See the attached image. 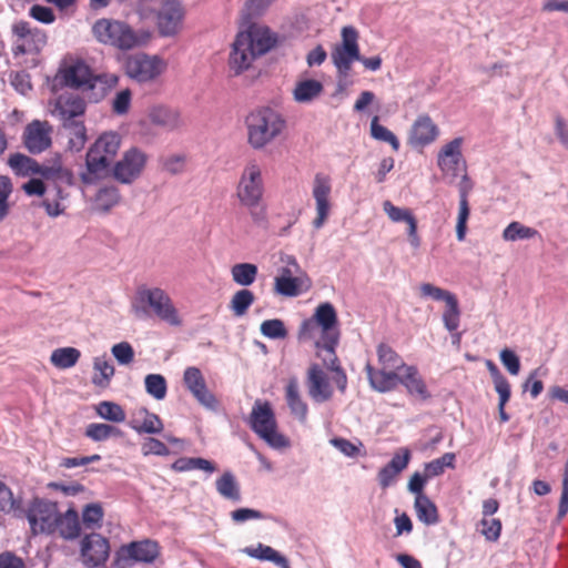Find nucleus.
<instances>
[{
    "label": "nucleus",
    "instance_id": "obj_1",
    "mask_svg": "<svg viewBox=\"0 0 568 568\" xmlns=\"http://www.w3.org/2000/svg\"><path fill=\"white\" fill-rule=\"evenodd\" d=\"M275 44L271 31L262 26L251 24L246 31L239 32L230 54V68L235 74L248 69L252 62L265 54Z\"/></svg>",
    "mask_w": 568,
    "mask_h": 568
},
{
    "label": "nucleus",
    "instance_id": "obj_2",
    "mask_svg": "<svg viewBox=\"0 0 568 568\" xmlns=\"http://www.w3.org/2000/svg\"><path fill=\"white\" fill-rule=\"evenodd\" d=\"M134 315L144 318L153 314L170 326H182L183 320L170 295L160 287H140L131 303Z\"/></svg>",
    "mask_w": 568,
    "mask_h": 568
},
{
    "label": "nucleus",
    "instance_id": "obj_3",
    "mask_svg": "<svg viewBox=\"0 0 568 568\" xmlns=\"http://www.w3.org/2000/svg\"><path fill=\"white\" fill-rule=\"evenodd\" d=\"M92 33L98 42L121 51L144 45L151 39L150 31L134 30L125 21L111 18L98 19L92 26Z\"/></svg>",
    "mask_w": 568,
    "mask_h": 568
},
{
    "label": "nucleus",
    "instance_id": "obj_4",
    "mask_svg": "<svg viewBox=\"0 0 568 568\" xmlns=\"http://www.w3.org/2000/svg\"><path fill=\"white\" fill-rule=\"evenodd\" d=\"M136 12L141 20H156L160 36L174 37L181 29L184 8L178 0H140Z\"/></svg>",
    "mask_w": 568,
    "mask_h": 568
},
{
    "label": "nucleus",
    "instance_id": "obj_5",
    "mask_svg": "<svg viewBox=\"0 0 568 568\" xmlns=\"http://www.w3.org/2000/svg\"><path fill=\"white\" fill-rule=\"evenodd\" d=\"M378 367L367 363L365 371L369 385L379 393H387L398 386V375L407 367L403 358L389 345L381 343L376 349Z\"/></svg>",
    "mask_w": 568,
    "mask_h": 568
},
{
    "label": "nucleus",
    "instance_id": "obj_6",
    "mask_svg": "<svg viewBox=\"0 0 568 568\" xmlns=\"http://www.w3.org/2000/svg\"><path fill=\"white\" fill-rule=\"evenodd\" d=\"M247 141L254 150H261L282 134L286 126L283 115L276 110L264 106L246 116Z\"/></svg>",
    "mask_w": 568,
    "mask_h": 568
},
{
    "label": "nucleus",
    "instance_id": "obj_7",
    "mask_svg": "<svg viewBox=\"0 0 568 568\" xmlns=\"http://www.w3.org/2000/svg\"><path fill=\"white\" fill-rule=\"evenodd\" d=\"M264 182L262 170L255 162H250L243 170L236 189V196L241 204L250 210L255 224L262 225L266 221L265 209L262 205Z\"/></svg>",
    "mask_w": 568,
    "mask_h": 568
},
{
    "label": "nucleus",
    "instance_id": "obj_8",
    "mask_svg": "<svg viewBox=\"0 0 568 568\" xmlns=\"http://www.w3.org/2000/svg\"><path fill=\"white\" fill-rule=\"evenodd\" d=\"M250 426L273 449H283L291 445L290 439L277 430L276 418L268 402L255 400Z\"/></svg>",
    "mask_w": 568,
    "mask_h": 568
},
{
    "label": "nucleus",
    "instance_id": "obj_9",
    "mask_svg": "<svg viewBox=\"0 0 568 568\" xmlns=\"http://www.w3.org/2000/svg\"><path fill=\"white\" fill-rule=\"evenodd\" d=\"M336 336H339L337 314L334 306L328 302L320 304L313 316L303 321L298 332L300 341L316 339L320 337H329L332 341Z\"/></svg>",
    "mask_w": 568,
    "mask_h": 568
},
{
    "label": "nucleus",
    "instance_id": "obj_10",
    "mask_svg": "<svg viewBox=\"0 0 568 568\" xmlns=\"http://www.w3.org/2000/svg\"><path fill=\"white\" fill-rule=\"evenodd\" d=\"M63 80L68 87L83 91L93 90L99 84L101 85L99 97H102L105 89H110L118 83L119 78L115 74L93 75L83 61H75L64 70Z\"/></svg>",
    "mask_w": 568,
    "mask_h": 568
},
{
    "label": "nucleus",
    "instance_id": "obj_11",
    "mask_svg": "<svg viewBox=\"0 0 568 568\" xmlns=\"http://www.w3.org/2000/svg\"><path fill=\"white\" fill-rule=\"evenodd\" d=\"M358 33L355 28L347 26L342 29V44L336 45L331 53L338 77L347 78L354 61L361 59L357 43Z\"/></svg>",
    "mask_w": 568,
    "mask_h": 568
},
{
    "label": "nucleus",
    "instance_id": "obj_12",
    "mask_svg": "<svg viewBox=\"0 0 568 568\" xmlns=\"http://www.w3.org/2000/svg\"><path fill=\"white\" fill-rule=\"evenodd\" d=\"M58 507L55 503L36 499L27 511V519L33 535H50L57 529Z\"/></svg>",
    "mask_w": 568,
    "mask_h": 568
},
{
    "label": "nucleus",
    "instance_id": "obj_13",
    "mask_svg": "<svg viewBox=\"0 0 568 568\" xmlns=\"http://www.w3.org/2000/svg\"><path fill=\"white\" fill-rule=\"evenodd\" d=\"M165 68L164 62L156 55L138 53L128 58L126 74L138 82H148L159 77Z\"/></svg>",
    "mask_w": 568,
    "mask_h": 568
},
{
    "label": "nucleus",
    "instance_id": "obj_14",
    "mask_svg": "<svg viewBox=\"0 0 568 568\" xmlns=\"http://www.w3.org/2000/svg\"><path fill=\"white\" fill-rule=\"evenodd\" d=\"M110 556V542L100 534L85 535L80 542V559L88 568L103 566Z\"/></svg>",
    "mask_w": 568,
    "mask_h": 568
},
{
    "label": "nucleus",
    "instance_id": "obj_15",
    "mask_svg": "<svg viewBox=\"0 0 568 568\" xmlns=\"http://www.w3.org/2000/svg\"><path fill=\"white\" fill-rule=\"evenodd\" d=\"M183 384L201 406L212 412L219 408V400L207 388L206 381L199 367L189 366L184 369Z\"/></svg>",
    "mask_w": 568,
    "mask_h": 568
},
{
    "label": "nucleus",
    "instance_id": "obj_16",
    "mask_svg": "<svg viewBox=\"0 0 568 568\" xmlns=\"http://www.w3.org/2000/svg\"><path fill=\"white\" fill-rule=\"evenodd\" d=\"M145 164V153L139 149L132 148L114 164L112 175L122 184H131L141 176Z\"/></svg>",
    "mask_w": 568,
    "mask_h": 568
},
{
    "label": "nucleus",
    "instance_id": "obj_17",
    "mask_svg": "<svg viewBox=\"0 0 568 568\" xmlns=\"http://www.w3.org/2000/svg\"><path fill=\"white\" fill-rule=\"evenodd\" d=\"M52 125L48 121L33 120L23 131V144L31 154H40L52 144Z\"/></svg>",
    "mask_w": 568,
    "mask_h": 568
},
{
    "label": "nucleus",
    "instance_id": "obj_18",
    "mask_svg": "<svg viewBox=\"0 0 568 568\" xmlns=\"http://www.w3.org/2000/svg\"><path fill=\"white\" fill-rule=\"evenodd\" d=\"M462 145L463 138H455L439 150L437 165L444 175L456 178L466 169Z\"/></svg>",
    "mask_w": 568,
    "mask_h": 568
},
{
    "label": "nucleus",
    "instance_id": "obj_19",
    "mask_svg": "<svg viewBox=\"0 0 568 568\" xmlns=\"http://www.w3.org/2000/svg\"><path fill=\"white\" fill-rule=\"evenodd\" d=\"M332 191V183L329 176L317 173L313 182V197L316 205V217L313 221L315 229H321L329 214V194Z\"/></svg>",
    "mask_w": 568,
    "mask_h": 568
},
{
    "label": "nucleus",
    "instance_id": "obj_20",
    "mask_svg": "<svg viewBox=\"0 0 568 568\" xmlns=\"http://www.w3.org/2000/svg\"><path fill=\"white\" fill-rule=\"evenodd\" d=\"M159 556V545L150 539L132 541L123 545L116 551V558L121 561L153 562Z\"/></svg>",
    "mask_w": 568,
    "mask_h": 568
},
{
    "label": "nucleus",
    "instance_id": "obj_21",
    "mask_svg": "<svg viewBox=\"0 0 568 568\" xmlns=\"http://www.w3.org/2000/svg\"><path fill=\"white\" fill-rule=\"evenodd\" d=\"M12 30L18 37L16 53L37 52L45 44V34L40 30H32L29 22L19 21L13 24Z\"/></svg>",
    "mask_w": 568,
    "mask_h": 568
},
{
    "label": "nucleus",
    "instance_id": "obj_22",
    "mask_svg": "<svg viewBox=\"0 0 568 568\" xmlns=\"http://www.w3.org/2000/svg\"><path fill=\"white\" fill-rule=\"evenodd\" d=\"M439 135V129L427 114L418 115L414 121L408 135V143L414 149H424L432 144Z\"/></svg>",
    "mask_w": 568,
    "mask_h": 568
},
{
    "label": "nucleus",
    "instance_id": "obj_23",
    "mask_svg": "<svg viewBox=\"0 0 568 568\" xmlns=\"http://www.w3.org/2000/svg\"><path fill=\"white\" fill-rule=\"evenodd\" d=\"M306 386L308 396L318 404L329 400L334 393L327 375L316 364L308 368Z\"/></svg>",
    "mask_w": 568,
    "mask_h": 568
},
{
    "label": "nucleus",
    "instance_id": "obj_24",
    "mask_svg": "<svg viewBox=\"0 0 568 568\" xmlns=\"http://www.w3.org/2000/svg\"><path fill=\"white\" fill-rule=\"evenodd\" d=\"M52 113L59 118L62 124L81 120L85 113V102L79 95H60Z\"/></svg>",
    "mask_w": 568,
    "mask_h": 568
},
{
    "label": "nucleus",
    "instance_id": "obj_25",
    "mask_svg": "<svg viewBox=\"0 0 568 568\" xmlns=\"http://www.w3.org/2000/svg\"><path fill=\"white\" fill-rule=\"evenodd\" d=\"M410 460V450L408 448H400L394 454L390 462L385 465L377 475V480L383 489L392 486L398 475L408 466Z\"/></svg>",
    "mask_w": 568,
    "mask_h": 568
},
{
    "label": "nucleus",
    "instance_id": "obj_26",
    "mask_svg": "<svg viewBox=\"0 0 568 568\" xmlns=\"http://www.w3.org/2000/svg\"><path fill=\"white\" fill-rule=\"evenodd\" d=\"M399 384L406 388L410 396L419 400L430 398V393L428 392L423 377L418 373V369L413 365L405 367V369L398 375V385Z\"/></svg>",
    "mask_w": 568,
    "mask_h": 568
},
{
    "label": "nucleus",
    "instance_id": "obj_27",
    "mask_svg": "<svg viewBox=\"0 0 568 568\" xmlns=\"http://www.w3.org/2000/svg\"><path fill=\"white\" fill-rule=\"evenodd\" d=\"M149 119L152 124L161 126L166 131H174L183 125V120L176 109L165 105H155L149 111Z\"/></svg>",
    "mask_w": 568,
    "mask_h": 568
},
{
    "label": "nucleus",
    "instance_id": "obj_28",
    "mask_svg": "<svg viewBox=\"0 0 568 568\" xmlns=\"http://www.w3.org/2000/svg\"><path fill=\"white\" fill-rule=\"evenodd\" d=\"M129 426L139 434H160L163 430L161 418L146 408H140L134 413Z\"/></svg>",
    "mask_w": 568,
    "mask_h": 568
},
{
    "label": "nucleus",
    "instance_id": "obj_29",
    "mask_svg": "<svg viewBox=\"0 0 568 568\" xmlns=\"http://www.w3.org/2000/svg\"><path fill=\"white\" fill-rule=\"evenodd\" d=\"M285 399L291 413L301 423H305L307 419L308 407L300 394V386L296 377L288 379L285 387Z\"/></svg>",
    "mask_w": 568,
    "mask_h": 568
},
{
    "label": "nucleus",
    "instance_id": "obj_30",
    "mask_svg": "<svg viewBox=\"0 0 568 568\" xmlns=\"http://www.w3.org/2000/svg\"><path fill=\"white\" fill-rule=\"evenodd\" d=\"M112 161L100 152L89 149L85 158L87 171L81 174V180L85 184L93 183L94 176L104 172Z\"/></svg>",
    "mask_w": 568,
    "mask_h": 568
},
{
    "label": "nucleus",
    "instance_id": "obj_31",
    "mask_svg": "<svg viewBox=\"0 0 568 568\" xmlns=\"http://www.w3.org/2000/svg\"><path fill=\"white\" fill-rule=\"evenodd\" d=\"M59 535L68 540H72L80 535L79 515L73 509H68L64 514L58 511L57 529Z\"/></svg>",
    "mask_w": 568,
    "mask_h": 568
},
{
    "label": "nucleus",
    "instance_id": "obj_32",
    "mask_svg": "<svg viewBox=\"0 0 568 568\" xmlns=\"http://www.w3.org/2000/svg\"><path fill=\"white\" fill-rule=\"evenodd\" d=\"M317 349V356L323 361L325 367L329 371L339 367L338 358L335 353V348L338 345L339 336H336L332 341L329 337H320L313 339Z\"/></svg>",
    "mask_w": 568,
    "mask_h": 568
},
{
    "label": "nucleus",
    "instance_id": "obj_33",
    "mask_svg": "<svg viewBox=\"0 0 568 568\" xmlns=\"http://www.w3.org/2000/svg\"><path fill=\"white\" fill-rule=\"evenodd\" d=\"M216 491L224 499L239 503L242 499L241 487L234 474L226 470L215 481Z\"/></svg>",
    "mask_w": 568,
    "mask_h": 568
},
{
    "label": "nucleus",
    "instance_id": "obj_34",
    "mask_svg": "<svg viewBox=\"0 0 568 568\" xmlns=\"http://www.w3.org/2000/svg\"><path fill=\"white\" fill-rule=\"evenodd\" d=\"M308 288L310 280L307 277H275L274 280V290L282 296L295 297Z\"/></svg>",
    "mask_w": 568,
    "mask_h": 568
},
{
    "label": "nucleus",
    "instance_id": "obj_35",
    "mask_svg": "<svg viewBox=\"0 0 568 568\" xmlns=\"http://www.w3.org/2000/svg\"><path fill=\"white\" fill-rule=\"evenodd\" d=\"M242 551L252 558L274 562L281 568H288L287 559L271 546H266L260 542L255 547H245L242 549Z\"/></svg>",
    "mask_w": 568,
    "mask_h": 568
},
{
    "label": "nucleus",
    "instance_id": "obj_36",
    "mask_svg": "<svg viewBox=\"0 0 568 568\" xmlns=\"http://www.w3.org/2000/svg\"><path fill=\"white\" fill-rule=\"evenodd\" d=\"M37 174L54 183H62L67 185H71L73 183L72 172L64 168L60 160L54 161L50 165L39 164Z\"/></svg>",
    "mask_w": 568,
    "mask_h": 568
},
{
    "label": "nucleus",
    "instance_id": "obj_37",
    "mask_svg": "<svg viewBox=\"0 0 568 568\" xmlns=\"http://www.w3.org/2000/svg\"><path fill=\"white\" fill-rule=\"evenodd\" d=\"M93 371L92 384L102 388L110 385L115 372L111 359L105 354L93 358Z\"/></svg>",
    "mask_w": 568,
    "mask_h": 568
},
{
    "label": "nucleus",
    "instance_id": "obj_38",
    "mask_svg": "<svg viewBox=\"0 0 568 568\" xmlns=\"http://www.w3.org/2000/svg\"><path fill=\"white\" fill-rule=\"evenodd\" d=\"M323 89V84L317 80H302L296 83L293 97L298 103H310L321 95Z\"/></svg>",
    "mask_w": 568,
    "mask_h": 568
},
{
    "label": "nucleus",
    "instance_id": "obj_39",
    "mask_svg": "<svg viewBox=\"0 0 568 568\" xmlns=\"http://www.w3.org/2000/svg\"><path fill=\"white\" fill-rule=\"evenodd\" d=\"M414 508L419 521L427 526L438 523V513L436 505L427 496H416Z\"/></svg>",
    "mask_w": 568,
    "mask_h": 568
},
{
    "label": "nucleus",
    "instance_id": "obj_40",
    "mask_svg": "<svg viewBox=\"0 0 568 568\" xmlns=\"http://www.w3.org/2000/svg\"><path fill=\"white\" fill-rule=\"evenodd\" d=\"M121 199L120 191L114 185H108L99 189L94 197V207L100 212H109L119 204Z\"/></svg>",
    "mask_w": 568,
    "mask_h": 568
},
{
    "label": "nucleus",
    "instance_id": "obj_41",
    "mask_svg": "<svg viewBox=\"0 0 568 568\" xmlns=\"http://www.w3.org/2000/svg\"><path fill=\"white\" fill-rule=\"evenodd\" d=\"M62 126L68 132L70 150L75 152L82 150L87 142V129L83 119L67 122Z\"/></svg>",
    "mask_w": 568,
    "mask_h": 568
},
{
    "label": "nucleus",
    "instance_id": "obj_42",
    "mask_svg": "<svg viewBox=\"0 0 568 568\" xmlns=\"http://www.w3.org/2000/svg\"><path fill=\"white\" fill-rule=\"evenodd\" d=\"M8 164L17 175L21 176L36 175L39 170V163L22 153L11 154Z\"/></svg>",
    "mask_w": 568,
    "mask_h": 568
},
{
    "label": "nucleus",
    "instance_id": "obj_43",
    "mask_svg": "<svg viewBox=\"0 0 568 568\" xmlns=\"http://www.w3.org/2000/svg\"><path fill=\"white\" fill-rule=\"evenodd\" d=\"M80 356V351L74 347H60L51 353L50 362L59 369H68L78 363Z\"/></svg>",
    "mask_w": 568,
    "mask_h": 568
},
{
    "label": "nucleus",
    "instance_id": "obj_44",
    "mask_svg": "<svg viewBox=\"0 0 568 568\" xmlns=\"http://www.w3.org/2000/svg\"><path fill=\"white\" fill-rule=\"evenodd\" d=\"M257 273V266L252 263H237L231 267L233 282L243 287L252 285L256 281Z\"/></svg>",
    "mask_w": 568,
    "mask_h": 568
},
{
    "label": "nucleus",
    "instance_id": "obj_45",
    "mask_svg": "<svg viewBox=\"0 0 568 568\" xmlns=\"http://www.w3.org/2000/svg\"><path fill=\"white\" fill-rule=\"evenodd\" d=\"M121 139L114 132H108L102 134L91 146V149L100 152L111 161L116 155L120 149Z\"/></svg>",
    "mask_w": 568,
    "mask_h": 568
},
{
    "label": "nucleus",
    "instance_id": "obj_46",
    "mask_svg": "<svg viewBox=\"0 0 568 568\" xmlns=\"http://www.w3.org/2000/svg\"><path fill=\"white\" fill-rule=\"evenodd\" d=\"M254 301L255 296L253 292L247 288H242L232 296L230 308L235 316L241 317L246 314Z\"/></svg>",
    "mask_w": 568,
    "mask_h": 568
},
{
    "label": "nucleus",
    "instance_id": "obj_47",
    "mask_svg": "<svg viewBox=\"0 0 568 568\" xmlns=\"http://www.w3.org/2000/svg\"><path fill=\"white\" fill-rule=\"evenodd\" d=\"M538 235V231L519 222H511L503 231V239L507 242L529 240Z\"/></svg>",
    "mask_w": 568,
    "mask_h": 568
},
{
    "label": "nucleus",
    "instance_id": "obj_48",
    "mask_svg": "<svg viewBox=\"0 0 568 568\" xmlns=\"http://www.w3.org/2000/svg\"><path fill=\"white\" fill-rule=\"evenodd\" d=\"M161 169L172 175L181 174L186 168V155L183 153H171L159 159Z\"/></svg>",
    "mask_w": 568,
    "mask_h": 568
},
{
    "label": "nucleus",
    "instance_id": "obj_49",
    "mask_svg": "<svg viewBox=\"0 0 568 568\" xmlns=\"http://www.w3.org/2000/svg\"><path fill=\"white\" fill-rule=\"evenodd\" d=\"M144 386L146 393L156 400L165 398L168 393V384L164 376L161 374H149L144 378Z\"/></svg>",
    "mask_w": 568,
    "mask_h": 568
},
{
    "label": "nucleus",
    "instance_id": "obj_50",
    "mask_svg": "<svg viewBox=\"0 0 568 568\" xmlns=\"http://www.w3.org/2000/svg\"><path fill=\"white\" fill-rule=\"evenodd\" d=\"M445 311L443 313V322L445 328L453 333L458 329L460 323V310L458 300L456 296L450 297L446 303Z\"/></svg>",
    "mask_w": 568,
    "mask_h": 568
},
{
    "label": "nucleus",
    "instance_id": "obj_51",
    "mask_svg": "<svg viewBox=\"0 0 568 568\" xmlns=\"http://www.w3.org/2000/svg\"><path fill=\"white\" fill-rule=\"evenodd\" d=\"M120 429L102 423H92L85 429V435L94 442H103L112 436H119Z\"/></svg>",
    "mask_w": 568,
    "mask_h": 568
},
{
    "label": "nucleus",
    "instance_id": "obj_52",
    "mask_svg": "<svg viewBox=\"0 0 568 568\" xmlns=\"http://www.w3.org/2000/svg\"><path fill=\"white\" fill-rule=\"evenodd\" d=\"M371 135L373 139L390 144L394 151L399 150V141L396 135L387 128L378 123V116L375 115L371 121Z\"/></svg>",
    "mask_w": 568,
    "mask_h": 568
},
{
    "label": "nucleus",
    "instance_id": "obj_53",
    "mask_svg": "<svg viewBox=\"0 0 568 568\" xmlns=\"http://www.w3.org/2000/svg\"><path fill=\"white\" fill-rule=\"evenodd\" d=\"M97 413L101 418L113 423H122L125 420V413L123 408L113 402H101L97 406Z\"/></svg>",
    "mask_w": 568,
    "mask_h": 568
},
{
    "label": "nucleus",
    "instance_id": "obj_54",
    "mask_svg": "<svg viewBox=\"0 0 568 568\" xmlns=\"http://www.w3.org/2000/svg\"><path fill=\"white\" fill-rule=\"evenodd\" d=\"M261 333L271 339H283L287 336L284 322L280 318L266 320L260 326Z\"/></svg>",
    "mask_w": 568,
    "mask_h": 568
},
{
    "label": "nucleus",
    "instance_id": "obj_55",
    "mask_svg": "<svg viewBox=\"0 0 568 568\" xmlns=\"http://www.w3.org/2000/svg\"><path fill=\"white\" fill-rule=\"evenodd\" d=\"M21 513L20 501L13 498L11 489L0 480V513Z\"/></svg>",
    "mask_w": 568,
    "mask_h": 568
},
{
    "label": "nucleus",
    "instance_id": "obj_56",
    "mask_svg": "<svg viewBox=\"0 0 568 568\" xmlns=\"http://www.w3.org/2000/svg\"><path fill=\"white\" fill-rule=\"evenodd\" d=\"M103 509L99 504H89L82 510V523L87 528L101 527Z\"/></svg>",
    "mask_w": 568,
    "mask_h": 568
},
{
    "label": "nucleus",
    "instance_id": "obj_57",
    "mask_svg": "<svg viewBox=\"0 0 568 568\" xmlns=\"http://www.w3.org/2000/svg\"><path fill=\"white\" fill-rule=\"evenodd\" d=\"M383 210L390 221L395 223L406 222L408 225L416 220L408 209L395 206L390 201H385L383 203Z\"/></svg>",
    "mask_w": 568,
    "mask_h": 568
},
{
    "label": "nucleus",
    "instance_id": "obj_58",
    "mask_svg": "<svg viewBox=\"0 0 568 568\" xmlns=\"http://www.w3.org/2000/svg\"><path fill=\"white\" fill-rule=\"evenodd\" d=\"M419 293L423 298H432L434 301H443L445 303L449 301L450 297L455 296L452 292L435 286L432 283H422L419 286Z\"/></svg>",
    "mask_w": 568,
    "mask_h": 568
},
{
    "label": "nucleus",
    "instance_id": "obj_59",
    "mask_svg": "<svg viewBox=\"0 0 568 568\" xmlns=\"http://www.w3.org/2000/svg\"><path fill=\"white\" fill-rule=\"evenodd\" d=\"M479 531L488 541H497L501 532V523L496 518H483L479 521Z\"/></svg>",
    "mask_w": 568,
    "mask_h": 568
},
{
    "label": "nucleus",
    "instance_id": "obj_60",
    "mask_svg": "<svg viewBox=\"0 0 568 568\" xmlns=\"http://www.w3.org/2000/svg\"><path fill=\"white\" fill-rule=\"evenodd\" d=\"M63 199L62 191L60 187L57 189V193L53 197L49 195L43 199L41 206L44 207L45 213L50 217H58L64 213L65 207L61 204L60 200Z\"/></svg>",
    "mask_w": 568,
    "mask_h": 568
},
{
    "label": "nucleus",
    "instance_id": "obj_61",
    "mask_svg": "<svg viewBox=\"0 0 568 568\" xmlns=\"http://www.w3.org/2000/svg\"><path fill=\"white\" fill-rule=\"evenodd\" d=\"M111 353L120 365H129L134 358L133 347L128 342L114 344Z\"/></svg>",
    "mask_w": 568,
    "mask_h": 568
},
{
    "label": "nucleus",
    "instance_id": "obj_62",
    "mask_svg": "<svg viewBox=\"0 0 568 568\" xmlns=\"http://www.w3.org/2000/svg\"><path fill=\"white\" fill-rule=\"evenodd\" d=\"M501 364L511 375H518L520 372V361L516 353L509 348L501 349L499 354Z\"/></svg>",
    "mask_w": 568,
    "mask_h": 568
},
{
    "label": "nucleus",
    "instance_id": "obj_63",
    "mask_svg": "<svg viewBox=\"0 0 568 568\" xmlns=\"http://www.w3.org/2000/svg\"><path fill=\"white\" fill-rule=\"evenodd\" d=\"M232 520L236 524H242L247 520H260L264 519L265 515L256 509L252 508H239L230 514Z\"/></svg>",
    "mask_w": 568,
    "mask_h": 568
},
{
    "label": "nucleus",
    "instance_id": "obj_64",
    "mask_svg": "<svg viewBox=\"0 0 568 568\" xmlns=\"http://www.w3.org/2000/svg\"><path fill=\"white\" fill-rule=\"evenodd\" d=\"M142 453L143 455L166 456L170 450L161 440L149 437L142 444Z\"/></svg>",
    "mask_w": 568,
    "mask_h": 568
}]
</instances>
